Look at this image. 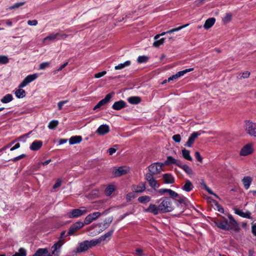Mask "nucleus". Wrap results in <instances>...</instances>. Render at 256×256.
I'll use <instances>...</instances> for the list:
<instances>
[{
	"label": "nucleus",
	"instance_id": "f257e3e1",
	"mask_svg": "<svg viewBox=\"0 0 256 256\" xmlns=\"http://www.w3.org/2000/svg\"><path fill=\"white\" fill-rule=\"evenodd\" d=\"M64 242L59 240L52 247V255L46 248H39L32 256H58L60 248Z\"/></svg>",
	"mask_w": 256,
	"mask_h": 256
},
{
	"label": "nucleus",
	"instance_id": "f03ea898",
	"mask_svg": "<svg viewBox=\"0 0 256 256\" xmlns=\"http://www.w3.org/2000/svg\"><path fill=\"white\" fill-rule=\"evenodd\" d=\"M162 202L159 204V209L162 212H167L172 211L174 210L172 201L170 198L165 197L162 198Z\"/></svg>",
	"mask_w": 256,
	"mask_h": 256
},
{
	"label": "nucleus",
	"instance_id": "7ed1b4c3",
	"mask_svg": "<svg viewBox=\"0 0 256 256\" xmlns=\"http://www.w3.org/2000/svg\"><path fill=\"white\" fill-rule=\"evenodd\" d=\"M98 242L96 241L95 240H84L79 244L78 246L76 248V251L78 252L86 251L89 248L98 244Z\"/></svg>",
	"mask_w": 256,
	"mask_h": 256
},
{
	"label": "nucleus",
	"instance_id": "20e7f679",
	"mask_svg": "<svg viewBox=\"0 0 256 256\" xmlns=\"http://www.w3.org/2000/svg\"><path fill=\"white\" fill-rule=\"evenodd\" d=\"M90 210L86 207L82 206L80 208L73 209L68 213L69 218H78L84 215Z\"/></svg>",
	"mask_w": 256,
	"mask_h": 256
},
{
	"label": "nucleus",
	"instance_id": "39448f33",
	"mask_svg": "<svg viewBox=\"0 0 256 256\" xmlns=\"http://www.w3.org/2000/svg\"><path fill=\"white\" fill-rule=\"evenodd\" d=\"M164 164L162 162H155L148 166V171L153 174H157L163 170L162 167Z\"/></svg>",
	"mask_w": 256,
	"mask_h": 256
},
{
	"label": "nucleus",
	"instance_id": "423d86ee",
	"mask_svg": "<svg viewBox=\"0 0 256 256\" xmlns=\"http://www.w3.org/2000/svg\"><path fill=\"white\" fill-rule=\"evenodd\" d=\"M245 130L246 132L251 136H256V123L250 121H246Z\"/></svg>",
	"mask_w": 256,
	"mask_h": 256
},
{
	"label": "nucleus",
	"instance_id": "0eeeda50",
	"mask_svg": "<svg viewBox=\"0 0 256 256\" xmlns=\"http://www.w3.org/2000/svg\"><path fill=\"white\" fill-rule=\"evenodd\" d=\"M83 222L78 221L72 224L68 229L67 236L74 235L75 232H77L80 229L84 226Z\"/></svg>",
	"mask_w": 256,
	"mask_h": 256
},
{
	"label": "nucleus",
	"instance_id": "6e6552de",
	"mask_svg": "<svg viewBox=\"0 0 256 256\" xmlns=\"http://www.w3.org/2000/svg\"><path fill=\"white\" fill-rule=\"evenodd\" d=\"M100 216L101 213L100 212L90 213L85 218L83 224L84 225H88Z\"/></svg>",
	"mask_w": 256,
	"mask_h": 256
},
{
	"label": "nucleus",
	"instance_id": "1a4fd4ad",
	"mask_svg": "<svg viewBox=\"0 0 256 256\" xmlns=\"http://www.w3.org/2000/svg\"><path fill=\"white\" fill-rule=\"evenodd\" d=\"M216 225L220 228L223 230H232V228L230 226L228 220L224 219L222 220H218L216 222Z\"/></svg>",
	"mask_w": 256,
	"mask_h": 256
},
{
	"label": "nucleus",
	"instance_id": "9d476101",
	"mask_svg": "<svg viewBox=\"0 0 256 256\" xmlns=\"http://www.w3.org/2000/svg\"><path fill=\"white\" fill-rule=\"evenodd\" d=\"M128 172L129 168L128 167L122 166L114 169L112 174L115 177H118L127 174Z\"/></svg>",
	"mask_w": 256,
	"mask_h": 256
},
{
	"label": "nucleus",
	"instance_id": "9b49d317",
	"mask_svg": "<svg viewBox=\"0 0 256 256\" xmlns=\"http://www.w3.org/2000/svg\"><path fill=\"white\" fill-rule=\"evenodd\" d=\"M38 77V74H30L26 77L23 81L19 85V88H22L28 85L29 83L35 80Z\"/></svg>",
	"mask_w": 256,
	"mask_h": 256
},
{
	"label": "nucleus",
	"instance_id": "f8f14e48",
	"mask_svg": "<svg viewBox=\"0 0 256 256\" xmlns=\"http://www.w3.org/2000/svg\"><path fill=\"white\" fill-rule=\"evenodd\" d=\"M193 70H194L193 68H188V69H186L182 71H180V72H178L176 74L172 75V76L168 78V82L172 80H174L178 79L179 78H180V76H184L186 73H187L188 72H190Z\"/></svg>",
	"mask_w": 256,
	"mask_h": 256
},
{
	"label": "nucleus",
	"instance_id": "ddd939ff",
	"mask_svg": "<svg viewBox=\"0 0 256 256\" xmlns=\"http://www.w3.org/2000/svg\"><path fill=\"white\" fill-rule=\"evenodd\" d=\"M112 93L108 94L104 99L100 100L96 104V105L94 107V110H95L96 108H100L102 106H104V105L106 104L108 102H110V100L112 98Z\"/></svg>",
	"mask_w": 256,
	"mask_h": 256
},
{
	"label": "nucleus",
	"instance_id": "4468645a",
	"mask_svg": "<svg viewBox=\"0 0 256 256\" xmlns=\"http://www.w3.org/2000/svg\"><path fill=\"white\" fill-rule=\"evenodd\" d=\"M112 93L108 94L104 99L100 100L96 104V105L94 107V110H95L96 108H100L102 106H104V105L106 104L108 102H110V100L112 98Z\"/></svg>",
	"mask_w": 256,
	"mask_h": 256
},
{
	"label": "nucleus",
	"instance_id": "2eb2a0df",
	"mask_svg": "<svg viewBox=\"0 0 256 256\" xmlns=\"http://www.w3.org/2000/svg\"><path fill=\"white\" fill-rule=\"evenodd\" d=\"M110 132V127L107 124H102L97 129L96 132L100 135H104Z\"/></svg>",
	"mask_w": 256,
	"mask_h": 256
},
{
	"label": "nucleus",
	"instance_id": "dca6fc26",
	"mask_svg": "<svg viewBox=\"0 0 256 256\" xmlns=\"http://www.w3.org/2000/svg\"><path fill=\"white\" fill-rule=\"evenodd\" d=\"M114 230V228H112L108 232L104 234L102 236L98 239L95 240L96 241H98V244L100 243L102 241L106 240H110V238Z\"/></svg>",
	"mask_w": 256,
	"mask_h": 256
},
{
	"label": "nucleus",
	"instance_id": "f3484780",
	"mask_svg": "<svg viewBox=\"0 0 256 256\" xmlns=\"http://www.w3.org/2000/svg\"><path fill=\"white\" fill-rule=\"evenodd\" d=\"M200 135V133L198 132H194L191 134L189 137L188 142L186 144L185 146L188 147H191L192 144L194 142V140L198 136Z\"/></svg>",
	"mask_w": 256,
	"mask_h": 256
},
{
	"label": "nucleus",
	"instance_id": "a211bd4d",
	"mask_svg": "<svg viewBox=\"0 0 256 256\" xmlns=\"http://www.w3.org/2000/svg\"><path fill=\"white\" fill-rule=\"evenodd\" d=\"M146 212H151L154 215L158 214L160 212V209H159V206H157L156 205L154 204H150L148 206V207L145 210Z\"/></svg>",
	"mask_w": 256,
	"mask_h": 256
},
{
	"label": "nucleus",
	"instance_id": "6ab92c4d",
	"mask_svg": "<svg viewBox=\"0 0 256 256\" xmlns=\"http://www.w3.org/2000/svg\"><path fill=\"white\" fill-rule=\"evenodd\" d=\"M252 152V146L250 144L244 146L240 150V154L241 156H247Z\"/></svg>",
	"mask_w": 256,
	"mask_h": 256
},
{
	"label": "nucleus",
	"instance_id": "aec40b11",
	"mask_svg": "<svg viewBox=\"0 0 256 256\" xmlns=\"http://www.w3.org/2000/svg\"><path fill=\"white\" fill-rule=\"evenodd\" d=\"M145 190V184L143 182L140 183L138 185H133L132 186V190L135 192H142Z\"/></svg>",
	"mask_w": 256,
	"mask_h": 256
},
{
	"label": "nucleus",
	"instance_id": "412c9836",
	"mask_svg": "<svg viewBox=\"0 0 256 256\" xmlns=\"http://www.w3.org/2000/svg\"><path fill=\"white\" fill-rule=\"evenodd\" d=\"M126 106V103L122 100L115 102L112 106L113 109L115 110H120Z\"/></svg>",
	"mask_w": 256,
	"mask_h": 256
},
{
	"label": "nucleus",
	"instance_id": "4be33fe9",
	"mask_svg": "<svg viewBox=\"0 0 256 256\" xmlns=\"http://www.w3.org/2000/svg\"><path fill=\"white\" fill-rule=\"evenodd\" d=\"M234 210L236 214L239 215L242 218H248L249 219L252 218V217L250 216L251 214L250 212H244L242 210L236 208H234Z\"/></svg>",
	"mask_w": 256,
	"mask_h": 256
},
{
	"label": "nucleus",
	"instance_id": "5701e85b",
	"mask_svg": "<svg viewBox=\"0 0 256 256\" xmlns=\"http://www.w3.org/2000/svg\"><path fill=\"white\" fill-rule=\"evenodd\" d=\"M42 142L40 140H34L31 144L30 148L32 150L36 151L38 150L42 146Z\"/></svg>",
	"mask_w": 256,
	"mask_h": 256
},
{
	"label": "nucleus",
	"instance_id": "b1692460",
	"mask_svg": "<svg viewBox=\"0 0 256 256\" xmlns=\"http://www.w3.org/2000/svg\"><path fill=\"white\" fill-rule=\"evenodd\" d=\"M193 188L192 182L188 180H186L184 184L182 187V189L186 192H190Z\"/></svg>",
	"mask_w": 256,
	"mask_h": 256
},
{
	"label": "nucleus",
	"instance_id": "393cba45",
	"mask_svg": "<svg viewBox=\"0 0 256 256\" xmlns=\"http://www.w3.org/2000/svg\"><path fill=\"white\" fill-rule=\"evenodd\" d=\"M59 36V32L52 34L44 38L43 40V42H46L47 40L54 42L56 40H60Z\"/></svg>",
	"mask_w": 256,
	"mask_h": 256
},
{
	"label": "nucleus",
	"instance_id": "a878e982",
	"mask_svg": "<svg viewBox=\"0 0 256 256\" xmlns=\"http://www.w3.org/2000/svg\"><path fill=\"white\" fill-rule=\"evenodd\" d=\"M180 162V160H178L174 159L171 156H168L166 160L165 161L164 163V165L175 164L176 166H178Z\"/></svg>",
	"mask_w": 256,
	"mask_h": 256
},
{
	"label": "nucleus",
	"instance_id": "bb28decb",
	"mask_svg": "<svg viewBox=\"0 0 256 256\" xmlns=\"http://www.w3.org/2000/svg\"><path fill=\"white\" fill-rule=\"evenodd\" d=\"M82 137L80 136H72L69 140L70 144H74L80 142L82 140Z\"/></svg>",
	"mask_w": 256,
	"mask_h": 256
},
{
	"label": "nucleus",
	"instance_id": "cd10ccee",
	"mask_svg": "<svg viewBox=\"0 0 256 256\" xmlns=\"http://www.w3.org/2000/svg\"><path fill=\"white\" fill-rule=\"evenodd\" d=\"M252 181V178L250 176H244L243 178L242 182L246 189L248 190L249 188Z\"/></svg>",
	"mask_w": 256,
	"mask_h": 256
},
{
	"label": "nucleus",
	"instance_id": "c85d7f7f",
	"mask_svg": "<svg viewBox=\"0 0 256 256\" xmlns=\"http://www.w3.org/2000/svg\"><path fill=\"white\" fill-rule=\"evenodd\" d=\"M215 21H216V20L214 18H208V20H206V21L204 24V27L206 29L210 28L214 24Z\"/></svg>",
	"mask_w": 256,
	"mask_h": 256
},
{
	"label": "nucleus",
	"instance_id": "c756f323",
	"mask_svg": "<svg viewBox=\"0 0 256 256\" xmlns=\"http://www.w3.org/2000/svg\"><path fill=\"white\" fill-rule=\"evenodd\" d=\"M163 178L166 184H173L174 182V177L170 174H164Z\"/></svg>",
	"mask_w": 256,
	"mask_h": 256
},
{
	"label": "nucleus",
	"instance_id": "7c9ffc66",
	"mask_svg": "<svg viewBox=\"0 0 256 256\" xmlns=\"http://www.w3.org/2000/svg\"><path fill=\"white\" fill-rule=\"evenodd\" d=\"M178 166L182 168L188 174H189V175L192 174L193 172H192V169L190 166H188V165L183 164L180 162Z\"/></svg>",
	"mask_w": 256,
	"mask_h": 256
},
{
	"label": "nucleus",
	"instance_id": "2f4dec72",
	"mask_svg": "<svg viewBox=\"0 0 256 256\" xmlns=\"http://www.w3.org/2000/svg\"><path fill=\"white\" fill-rule=\"evenodd\" d=\"M131 62L130 60H127L124 63H121L118 64V65L114 66V69L116 70H122L126 67L130 65Z\"/></svg>",
	"mask_w": 256,
	"mask_h": 256
},
{
	"label": "nucleus",
	"instance_id": "473e14b6",
	"mask_svg": "<svg viewBox=\"0 0 256 256\" xmlns=\"http://www.w3.org/2000/svg\"><path fill=\"white\" fill-rule=\"evenodd\" d=\"M15 94L18 98H23L26 96V92L24 90L22 89V88H19L18 89L15 91Z\"/></svg>",
	"mask_w": 256,
	"mask_h": 256
},
{
	"label": "nucleus",
	"instance_id": "72a5a7b5",
	"mask_svg": "<svg viewBox=\"0 0 256 256\" xmlns=\"http://www.w3.org/2000/svg\"><path fill=\"white\" fill-rule=\"evenodd\" d=\"M228 218L230 220V222H228L230 226L232 228V229L236 230L238 227V224L236 222L230 214L228 216Z\"/></svg>",
	"mask_w": 256,
	"mask_h": 256
},
{
	"label": "nucleus",
	"instance_id": "f704fd0d",
	"mask_svg": "<svg viewBox=\"0 0 256 256\" xmlns=\"http://www.w3.org/2000/svg\"><path fill=\"white\" fill-rule=\"evenodd\" d=\"M128 100L131 104H136L140 102V98L138 96H132Z\"/></svg>",
	"mask_w": 256,
	"mask_h": 256
},
{
	"label": "nucleus",
	"instance_id": "c9c22d12",
	"mask_svg": "<svg viewBox=\"0 0 256 256\" xmlns=\"http://www.w3.org/2000/svg\"><path fill=\"white\" fill-rule=\"evenodd\" d=\"M190 151L188 150H186V148H184L182 150V154L183 157L188 160L192 161V156L190 154Z\"/></svg>",
	"mask_w": 256,
	"mask_h": 256
},
{
	"label": "nucleus",
	"instance_id": "e433bc0d",
	"mask_svg": "<svg viewBox=\"0 0 256 256\" xmlns=\"http://www.w3.org/2000/svg\"><path fill=\"white\" fill-rule=\"evenodd\" d=\"M13 100L12 96L11 94H7L1 100L2 102L6 104L10 102Z\"/></svg>",
	"mask_w": 256,
	"mask_h": 256
},
{
	"label": "nucleus",
	"instance_id": "4c0bfd02",
	"mask_svg": "<svg viewBox=\"0 0 256 256\" xmlns=\"http://www.w3.org/2000/svg\"><path fill=\"white\" fill-rule=\"evenodd\" d=\"M150 197L148 196H140L138 198V200L142 204H146L150 200Z\"/></svg>",
	"mask_w": 256,
	"mask_h": 256
},
{
	"label": "nucleus",
	"instance_id": "58836bf2",
	"mask_svg": "<svg viewBox=\"0 0 256 256\" xmlns=\"http://www.w3.org/2000/svg\"><path fill=\"white\" fill-rule=\"evenodd\" d=\"M200 184L204 186V188L208 192V194L214 195L216 198H218V195L213 192L206 186L204 180H202Z\"/></svg>",
	"mask_w": 256,
	"mask_h": 256
},
{
	"label": "nucleus",
	"instance_id": "ea45409f",
	"mask_svg": "<svg viewBox=\"0 0 256 256\" xmlns=\"http://www.w3.org/2000/svg\"><path fill=\"white\" fill-rule=\"evenodd\" d=\"M200 184L204 186V188L208 192V194L214 195L216 198H218V195L213 192L206 186L204 180H202Z\"/></svg>",
	"mask_w": 256,
	"mask_h": 256
},
{
	"label": "nucleus",
	"instance_id": "a19ab883",
	"mask_svg": "<svg viewBox=\"0 0 256 256\" xmlns=\"http://www.w3.org/2000/svg\"><path fill=\"white\" fill-rule=\"evenodd\" d=\"M58 124V122L57 120H52L50 121L48 125V128L50 130L55 129Z\"/></svg>",
	"mask_w": 256,
	"mask_h": 256
},
{
	"label": "nucleus",
	"instance_id": "79ce46f5",
	"mask_svg": "<svg viewBox=\"0 0 256 256\" xmlns=\"http://www.w3.org/2000/svg\"><path fill=\"white\" fill-rule=\"evenodd\" d=\"M9 62V58L6 56L0 55V64H6Z\"/></svg>",
	"mask_w": 256,
	"mask_h": 256
},
{
	"label": "nucleus",
	"instance_id": "37998d69",
	"mask_svg": "<svg viewBox=\"0 0 256 256\" xmlns=\"http://www.w3.org/2000/svg\"><path fill=\"white\" fill-rule=\"evenodd\" d=\"M148 182L149 185L153 188L156 189L159 187L160 184L154 178L152 180H150Z\"/></svg>",
	"mask_w": 256,
	"mask_h": 256
},
{
	"label": "nucleus",
	"instance_id": "c03bdc74",
	"mask_svg": "<svg viewBox=\"0 0 256 256\" xmlns=\"http://www.w3.org/2000/svg\"><path fill=\"white\" fill-rule=\"evenodd\" d=\"M26 250L23 248H20L18 250V252H16L12 256H26Z\"/></svg>",
	"mask_w": 256,
	"mask_h": 256
},
{
	"label": "nucleus",
	"instance_id": "a18cd8bd",
	"mask_svg": "<svg viewBox=\"0 0 256 256\" xmlns=\"http://www.w3.org/2000/svg\"><path fill=\"white\" fill-rule=\"evenodd\" d=\"M164 38H162L159 40H155L156 41L153 43V46L156 48L164 44Z\"/></svg>",
	"mask_w": 256,
	"mask_h": 256
},
{
	"label": "nucleus",
	"instance_id": "49530a36",
	"mask_svg": "<svg viewBox=\"0 0 256 256\" xmlns=\"http://www.w3.org/2000/svg\"><path fill=\"white\" fill-rule=\"evenodd\" d=\"M148 57L145 56H140L138 57L137 61L138 63L142 64L146 62L148 60Z\"/></svg>",
	"mask_w": 256,
	"mask_h": 256
},
{
	"label": "nucleus",
	"instance_id": "de8ad7c7",
	"mask_svg": "<svg viewBox=\"0 0 256 256\" xmlns=\"http://www.w3.org/2000/svg\"><path fill=\"white\" fill-rule=\"evenodd\" d=\"M114 188L113 186H109L106 189V193L107 195H110L114 191Z\"/></svg>",
	"mask_w": 256,
	"mask_h": 256
},
{
	"label": "nucleus",
	"instance_id": "09e8293b",
	"mask_svg": "<svg viewBox=\"0 0 256 256\" xmlns=\"http://www.w3.org/2000/svg\"><path fill=\"white\" fill-rule=\"evenodd\" d=\"M25 3H26L25 2H22L16 3L14 4L12 6H10L9 8V9L12 10V9L18 8L19 7L24 5L25 4Z\"/></svg>",
	"mask_w": 256,
	"mask_h": 256
},
{
	"label": "nucleus",
	"instance_id": "8fccbe9b",
	"mask_svg": "<svg viewBox=\"0 0 256 256\" xmlns=\"http://www.w3.org/2000/svg\"><path fill=\"white\" fill-rule=\"evenodd\" d=\"M188 25V24H186V25H184V26H179V27H178L176 28H172V30H170L167 31V33L171 34V33H172V32H178V31L180 30H182V28H185L186 26Z\"/></svg>",
	"mask_w": 256,
	"mask_h": 256
},
{
	"label": "nucleus",
	"instance_id": "3c124183",
	"mask_svg": "<svg viewBox=\"0 0 256 256\" xmlns=\"http://www.w3.org/2000/svg\"><path fill=\"white\" fill-rule=\"evenodd\" d=\"M232 15L230 14H226L222 19V21L224 23H228L231 20Z\"/></svg>",
	"mask_w": 256,
	"mask_h": 256
},
{
	"label": "nucleus",
	"instance_id": "603ef678",
	"mask_svg": "<svg viewBox=\"0 0 256 256\" xmlns=\"http://www.w3.org/2000/svg\"><path fill=\"white\" fill-rule=\"evenodd\" d=\"M154 174H153L149 172L146 173V174L145 178L148 182H149L150 180H152L154 178Z\"/></svg>",
	"mask_w": 256,
	"mask_h": 256
},
{
	"label": "nucleus",
	"instance_id": "864d4df0",
	"mask_svg": "<svg viewBox=\"0 0 256 256\" xmlns=\"http://www.w3.org/2000/svg\"><path fill=\"white\" fill-rule=\"evenodd\" d=\"M136 256H144L143 250L142 248H138L135 250V252L134 253Z\"/></svg>",
	"mask_w": 256,
	"mask_h": 256
},
{
	"label": "nucleus",
	"instance_id": "5fc2aeb1",
	"mask_svg": "<svg viewBox=\"0 0 256 256\" xmlns=\"http://www.w3.org/2000/svg\"><path fill=\"white\" fill-rule=\"evenodd\" d=\"M50 63L49 62H44L40 64L39 68L40 70H44L50 66Z\"/></svg>",
	"mask_w": 256,
	"mask_h": 256
},
{
	"label": "nucleus",
	"instance_id": "6e6d98bb",
	"mask_svg": "<svg viewBox=\"0 0 256 256\" xmlns=\"http://www.w3.org/2000/svg\"><path fill=\"white\" fill-rule=\"evenodd\" d=\"M172 140L176 142H180L181 140L180 136L178 134L172 136Z\"/></svg>",
	"mask_w": 256,
	"mask_h": 256
},
{
	"label": "nucleus",
	"instance_id": "4d7b16f0",
	"mask_svg": "<svg viewBox=\"0 0 256 256\" xmlns=\"http://www.w3.org/2000/svg\"><path fill=\"white\" fill-rule=\"evenodd\" d=\"M169 195L172 198H176L178 196V194L175 192L170 189H168V192Z\"/></svg>",
	"mask_w": 256,
	"mask_h": 256
},
{
	"label": "nucleus",
	"instance_id": "13d9d810",
	"mask_svg": "<svg viewBox=\"0 0 256 256\" xmlns=\"http://www.w3.org/2000/svg\"><path fill=\"white\" fill-rule=\"evenodd\" d=\"M106 74V71H102V72L96 74H94V78H100L104 76Z\"/></svg>",
	"mask_w": 256,
	"mask_h": 256
},
{
	"label": "nucleus",
	"instance_id": "bf43d9fd",
	"mask_svg": "<svg viewBox=\"0 0 256 256\" xmlns=\"http://www.w3.org/2000/svg\"><path fill=\"white\" fill-rule=\"evenodd\" d=\"M26 156V154H22L19 156H18L12 159L11 160L12 161V162H16V161H18L21 159H22V158H24L25 156Z\"/></svg>",
	"mask_w": 256,
	"mask_h": 256
},
{
	"label": "nucleus",
	"instance_id": "052dcab7",
	"mask_svg": "<svg viewBox=\"0 0 256 256\" xmlns=\"http://www.w3.org/2000/svg\"><path fill=\"white\" fill-rule=\"evenodd\" d=\"M214 202L216 203V208L220 212H224V210L222 208V207L220 206L216 202L214 201Z\"/></svg>",
	"mask_w": 256,
	"mask_h": 256
},
{
	"label": "nucleus",
	"instance_id": "680f3d73",
	"mask_svg": "<svg viewBox=\"0 0 256 256\" xmlns=\"http://www.w3.org/2000/svg\"><path fill=\"white\" fill-rule=\"evenodd\" d=\"M195 156L198 161H199L200 162H202V158L200 156V154L198 152H195Z\"/></svg>",
	"mask_w": 256,
	"mask_h": 256
},
{
	"label": "nucleus",
	"instance_id": "e2e57ef3",
	"mask_svg": "<svg viewBox=\"0 0 256 256\" xmlns=\"http://www.w3.org/2000/svg\"><path fill=\"white\" fill-rule=\"evenodd\" d=\"M28 24L30 26H36L38 24V21L36 20H29L28 22Z\"/></svg>",
	"mask_w": 256,
	"mask_h": 256
},
{
	"label": "nucleus",
	"instance_id": "0e129e2a",
	"mask_svg": "<svg viewBox=\"0 0 256 256\" xmlns=\"http://www.w3.org/2000/svg\"><path fill=\"white\" fill-rule=\"evenodd\" d=\"M250 72L248 71H246L245 72H244L242 74V76H240V78H247L250 76Z\"/></svg>",
	"mask_w": 256,
	"mask_h": 256
},
{
	"label": "nucleus",
	"instance_id": "69168bd1",
	"mask_svg": "<svg viewBox=\"0 0 256 256\" xmlns=\"http://www.w3.org/2000/svg\"><path fill=\"white\" fill-rule=\"evenodd\" d=\"M61 184H62L61 180H57L56 182L53 186V188H57L60 187V186Z\"/></svg>",
	"mask_w": 256,
	"mask_h": 256
},
{
	"label": "nucleus",
	"instance_id": "338daca9",
	"mask_svg": "<svg viewBox=\"0 0 256 256\" xmlns=\"http://www.w3.org/2000/svg\"><path fill=\"white\" fill-rule=\"evenodd\" d=\"M116 149L114 148H111L108 149V152L110 155H112L113 154L116 152Z\"/></svg>",
	"mask_w": 256,
	"mask_h": 256
},
{
	"label": "nucleus",
	"instance_id": "774afa93",
	"mask_svg": "<svg viewBox=\"0 0 256 256\" xmlns=\"http://www.w3.org/2000/svg\"><path fill=\"white\" fill-rule=\"evenodd\" d=\"M252 234L256 236V224L252 226Z\"/></svg>",
	"mask_w": 256,
	"mask_h": 256
}]
</instances>
